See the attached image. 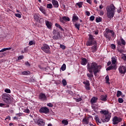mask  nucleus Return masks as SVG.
Returning a JSON list of instances; mask_svg holds the SVG:
<instances>
[{
	"label": "nucleus",
	"mask_w": 126,
	"mask_h": 126,
	"mask_svg": "<svg viewBox=\"0 0 126 126\" xmlns=\"http://www.w3.org/2000/svg\"><path fill=\"white\" fill-rule=\"evenodd\" d=\"M87 68L89 73H92V72H94L95 76L97 75V73H99L101 71V66L98 65L96 63H88Z\"/></svg>",
	"instance_id": "nucleus-1"
},
{
	"label": "nucleus",
	"mask_w": 126,
	"mask_h": 126,
	"mask_svg": "<svg viewBox=\"0 0 126 126\" xmlns=\"http://www.w3.org/2000/svg\"><path fill=\"white\" fill-rule=\"evenodd\" d=\"M106 9L107 17L109 18V19H112L115 16V14L116 13V7L115 5L111 4L107 6Z\"/></svg>",
	"instance_id": "nucleus-2"
},
{
	"label": "nucleus",
	"mask_w": 126,
	"mask_h": 126,
	"mask_svg": "<svg viewBox=\"0 0 126 126\" xmlns=\"http://www.w3.org/2000/svg\"><path fill=\"white\" fill-rule=\"evenodd\" d=\"M104 36L105 37L106 39H108L109 41L111 40L112 37L115 38V32L113 30H110L109 28H106L105 29V32H104Z\"/></svg>",
	"instance_id": "nucleus-3"
},
{
	"label": "nucleus",
	"mask_w": 126,
	"mask_h": 126,
	"mask_svg": "<svg viewBox=\"0 0 126 126\" xmlns=\"http://www.w3.org/2000/svg\"><path fill=\"white\" fill-rule=\"evenodd\" d=\"M89 38L87 40L86 45L87 46H91L94 45H97V41L95 40V38L92 34H89Z\"/></svg>",
	"instance_id": "nucleus-4"
},
{
	"label": "nucleus",
	"mask_w": 126,
	"mask_h": 126,
	"mask_svg": "<svg viewBox=\"0 0 126 126\" xmlns=\"http://www.w3.org/2000/svg\"><path fill=\"white\" fill-rule=\"evenodd\" d=\"M2 98L3 101H4V103H6V104H11L12 101H13V98L12 97H10L7 94H3Z\"/></svg>",
	"instance_id": "nucleus-5"
},
{
	"label": "nucleus",
	"mask_w": 126,
	"mask_h": 126,
	"mask_svg": "<svg viewBox=\"0 0 126 126\" xmlns=\"http://www.w3.org/2000/svg\"><path fill=\"white\" fill-rule=\"evenodd\" d=\"M111 118H112V114L110 113L108 115H103L101 120L102 123H108V122H110Z\"/></svg>",
	"instance_id": "nucleus-6"
},
{
	"label": "nucleus",
	"mask_w": 126,
	"mask_h": 126,
	"mask_svg": "<svg viewBox=\"0 0 126 126\" xmlns=\"http://www.w3.org/2000/svg\"><path fill=\"white\" fill-rule=\"evenodd\" d=\"M123 121V119L121 117H118L117 116H115L113 119V125H118L119 123H121Z\"/></svg>",
	"instance_id": "nucleus-7"
},
{
	"label": "nucleus",
	"mask_w": 126,
	"mask_h": 126,
	"mask_svg": "<svg viewBox=\"0 0 126 126\" xmlns=\"http://www.w3.org/2000/svg\"><path fill=\"white\" fill-rule=\"evenodd\" d=\"M41 50L46 53V54H50L51 51H50V46L47 44H44L43 46L41 47Z\"/></svg>",
	"instance_id": "nucleus-8"
},
{
	"label": "nucleus",
	"mask_w": 126,
	"mask_h": 126,
	"mask_svg": "<svg viewBox=\"0 0 126 126\" xmlns=\"http://www.w3.org/2000/svg\"><path fill=\"white\" fill-rule=\"evenodd\" d=\"M119 73L125 75L126 73V66L125 65H120L118 68Z\"/></svg>",
	"instance_id": "nucleus-9"
},
{
	"label": "nucleus",
	"mask_w": 126,
	"mask_h": 126,
	"mask_svg": "<svg viewBox=\"0 0 126 126\" xmlns=\"http://www.w3.org/2000/svg\"><path fill=\"white\" fill-rule=\"evenodd\" d=\"M83 84H84V87L87 91H89L91 89L90 87V81L88 80H86L83 82Z\"/></svg>",
	"instance_id": "nucleus-10"
},
{
	"label": "nucleus",
	"mask_w": 126,
	"mask_h": 126,
	"mask_svg": "<svg viewBox=\"0 0 126 126\" xmlns=\"http://www.w3.org/2000/svg\"><path fill=\"white\" fill-rule=\"evenodd\" d=\"M50 112L49 108L46 107H42L39 109V112L43 114H48Z\"/></svg>",
	"instance_id": "nucleus-11"
},
{
	"label": "nucleus",
	"mask_w": 126,
	"mask_h": 126,
	"mask_svg": "<svg viewBox=\"0 0 126 126\" xmlns=\"http://www.w3.org/2000/svg\"><path fill=\"white\" fill-rule=\"evenodd\" d=\"M38 98L41 101H46V100H47V96H46V94L42 93L39 94Z\"/></svg>",
	"instance_id": "nucleus-12"
},
{
	"label": "nucleus",
	"mask_w": 126,
	"mask_h": 126,
	"mask_svg": "<svg viewBox=\"0 0 126 126\" xmlns=\"http://www.w3.org/2000/svg\"><path fill=\"white\" fill-rule=\"evenodd\" d=\"M60 21L63 24H64V23H65V22L64 21H70V19L68 17L64 16V17H63L62 18H60Z\"/></svg>",
	"instance_id": "nucleus-13"
},
{
	"label": "nucleus",
	"mask_w": 126,
	"mask_h": 126,
	"mask_svg": "<svg viewBox=\"0 0 126 126\" xmlns=\"http://www.w3.org/2000/svg\"><path fill=\"white\" fill-rule=\"evenodd\" d=\"M120 40H120L117 41L118 46H122V45H123V46H126V41L124 40V38H123L122 37H121Z\"/></svg>",
	"instance_id": "nucleus-14"
},
{
	"label": "nucleus",
	"mask_w": 126,
	"mask_h": 126,
	"mask_svg": "<svg viewBox=\"0 0 126 126\" xmlns=\"http://www.w3.org/2000/svg\"><path fill=\"white\" fill-rule=\"evenodd\" d=\"M87 63H88V61H87V59L86 58H81V64H82V65H86V64H87Z\"/></svg>",
	"instance_id": "nucleus-15"
},
{
	"label": "nucleus",
	"mask_w": 126,
	"mask_h": 126,
	"mask_svg": "<svg viewBox=\"0 0 126 126\" xmlns=\"http://www.w3.org/2000/svg\"><path fill=\"white\" fill-rule=\"evenodd\" d=\"M117 69V65L111 64L110 66H109L106 68V70L107 71H108L109 70H112L113 69Z\"/></svg>",
	"instance_id": "nucleus-16"
},
{
	"label": "nucleus",
	"mask_w": 126,
	"mask_h": 126,
	"mask_svg": "<svg viewBox=\"0 0 126 126\" xmlns=\"http://www.w3.org/2000/svg\"><path fill=\"white\" fill-rule=\"evenodd\" d=\"M52 3L53 6L56 8L59 7V2L57 0H52Z\"/></svg>",
	"instance_id": "nucleus-17"
},
{
	"label": "nucleus",
	"mask_w": 126,
	"mask_h": 126,
	"mask_svg": "<svg viewBox=\"0 0 126 126\" xmlns=\"http://www.w3.org/2000/svg\"><path fill=\"white\" fill-rule=\"evenodd\" d=\"M33 18L35 21H39L40 19H42V18H40V14L39 13H35L33 15Z\"/></svg>",
	"instance_id": "nucleus-18"
},
{
	"label": "nucleus",
	"mask_w": 126,
	"mask_h": 126,
	"mask_svg": "<svg viewBox=\"0 0 126 126\" xmlns=\"http://www.w3.org/2000/svg\"><path fill=\"white\" fill-rule=\"evenodd\" d=\"M45 24L48 29H52V28L53 27V25H52V23H51V22L48 21H46Z\"/></svg>",
	"instance_id": "nucleus-19"
},
{
	"label": "nucleus",
	"mask_w": 126,
	"mask_h": 126,
	"mask_svg": "<svg viewBox=\"0 0 126 126\" xmlns=\"http://www.w3.org/2000/svg\"><path fill=\"white\" fill-rule=\"evenodd\" d=\"M94 45L91 47L92 52V53H95V52H97L98 48L97 47V44H94Z\"/></svg>",
	"instance_id": "nucleus-20"
},
{
	"label": "nucleus",
	"mask_w": 126,
	"mask_h": 126,
	"mask_svg": "<svg viewBox=\"0 0 126 126\" xmlns=\"http://www.w3.org/2000/svg\"><path fill=\"white\" fill-rule=\"evenodd\" d=\"M83 125H89V119L85 118L82 120Z\"/></svg>",
	"instance_id": "nucleus-21"
},
{
	"label": "nucleus",
	"mask_w": 126,
	"mask_h": 126,
	"mask_svg": "<svg viewBox=\"0 0 126 126\" xmlns=\"http://www.w3.org/2000/svg\"><path fill=\"white\" fill-rule=\"evenodd\" d=\"M97 100H98V98L96 97H93L91 99V103L92 105L95 103H97Z\"/></svg>",
	"instance_id": "nucleus-22"
},
{
	"label": "nucleus",
	"mask_w": 126,
	"mask_h": 126,
	"mask_svg": "<svg viewBox=\"0 0 126 126\" xmlns=\"http://www.w3.org/2000/svg\"><path fill=\"white\" fill-rule=\"evenodd\" d=\"M100 114H103V116H108V115H109L110 113H109V111L108 110H101L100 111Z\"/></svg>",
	"instance_id": "nucleus-23"
},
{
	"label": "nucleus",
	"mask_w": 126,
	"mask_h": 126,
	"mask_svg": "<svg viewBox=\"0 0 126 126\" xmlns=\"http://www.w3.org/2000/svg\"><path fill=\"white\" fill-rule=\"evenodd\" d=\"M37 125H38V126H45V122H44L43 119H39Z\"/></svg>",
	"instance_id": "nucleus-24"
},
{
	"label": "nucleus",
	"mask_w": 126,
	"mask_h": 126,
	"mask_svg": "<svg viewBox=\"0 0 126 126\" xmlns=\"http://www.w3.org/2000/svg\"><path fill=\"white\" fill-rule=\"evenodd\" d=\"M108 97V95H101L100 96V100L101 101H104V102H106V101H107V98Z\"/></svg>",
	"instance_id": "nucleus-25"
},
{
	"label": "nucleus",
	"mask_w": 126,
	"mask_h": 126,
	"mask_svg": "<svg viewBox=\"0 0 126 126\" xmlns=\"http://www.w3.org/2000/svg\"><path fill=\"white\" fill-rule=\"evenodd\" d=\"M79 18L77 16H76V15L74 14L73 17H72V21L73 22H76V21H77V20H78Z\"/></svg>",
	"instance_id": "nucleus-26"
},
{
	"label": "nucleus",
	"mask_w": 126,
	"mask_h": 126,
	"mask_svg": "<svg viewBox=\"0 0 126 126\" xmlns=\"http://www.w3.org/2000/svg\"><path fill=\"white\" fill-rule=\"evenodd\" d=\"M39 10L43 13V14H46V10H45V8H44L43 6H40L39 7Z\"/></svg>",
	"instance_id": "nucleus-27"
},
{
	"label": "nucleus",
	"mask_w": 126,
	"mask_h": 126,
	"mask_svg": "<svg viewBox=\"0 0 126 126\" xmlns=\"http://www.w3.org/2000/svg\"><path fill=\"white\" fill-rule=\"evenodd\" d=\"M117 58L116 57H112L111 58V62H112V63L113 65H115V64L116 63H117Z\"/></svg>",
	"instance_id": "nucleus-28"
},
{
	"label": "nucleus",
	"mask_w": 126,
	"mask_h": 126,
	"mask_svg": "<svg viewBox=\"0 0 126 126\" xmlns=\"http://www.w3.org/2000/svg\"><path fill=\"white\" fill-rule=\"evenodd\" d=\"M53 35H61V34L60 33V32H59V30L57 29L56 30H53Z\"/></svg>",
	"instance_id": "nucleus-29"
},
{
	"label": "nucleus",
	"mask_w": 126,
	"mask_h": 126,
	"mask_svg": "<svg viewBox=\"0 0 126 126\" xmlns=\"http://www.w3.org/2000/svg\"><path fill=\"white\" fill-rule=\"evenodd\" d=\"M31 73L30 71H24L22 72L23 75H29Z\"/></svg>",
	"instance_id": "nucleus-30"
},
{
	"label": "nucleus",
	"mask_w": 126,
	"mask_h": 126,
	"mask_svg": "<svg viewBox=\"0 0 126 126\" xmlns=\"http://www.w3.org/2000/svg\"><path fill=\"white\" fill-rule=\"evenodd\" d=\"M87 76H88V77H89V79L93 78V77H94V75H93V72H92L90 73H87Z\"/></svg>",
	"instance_id": "nucleus-31"
},
{
	"label": "nucleus",
	"mask_w": 126,
	"mask_h": 126,
	"mask_svg": "<svg viewBox=\"0 0 126 126\" xmlns=\"http://www.w3.org/2000/svg\"><path fill=\"white\" fill-rule=\"evenodd\" d=\"M94 120L95 121V122H96V123H98V124H102V122H101V121H100L99 117H98L97 116H95L94 117Z\"/></svg>",
	"instance_id": "nucleus-32"
},
{
	"label": "nucleus",
	"mask_w": 126,
	"mask_h": 126,
	"mask_svg": "<svg viewBox=\"0 0 126 126\" xmlns=\"http://www.w3.org/2000/svg\"><path fill=\"white\" fill-rule=\"evenodd\" d=\"M55 26L56 27H57V28H59V29H60V30H61L62 31H63V29L62 28V26H61V25L56 23Z\"/></svg>",
	"instance_id": "nucleus-33"
},
{
	"label": "nucleus",
	"mask_w": 126,
	"mask_h": 126,
	"mask_svg": "<svg viewBox=\"0 0 126 126\" xmlns=\"http://www.w3.org/2000/svg\"><path fill=\"white\" fill-rule=\"evenodd\" d=\"M62 124L63 125H64V126H67L68 125V121L64 119L62 121Z\"/></svg>",
	"instance_id": "nucleus-34"
},
{
	"label": "nucleus",
	"mask_w": 126,
	"mask_h": 126,
	"mask_svg": "<svg viewBox=\"0 0 126 126\" xmlns=\"http://www.w3.org/2000/svg\"><path fill=\"white\" fill-rule=\"evenodd\" d=\"M106 83L107 84H110V78L109 77V75H107L105 77Z\"/></svg>",
	"instance_id": "nucleus-35"
},
{
	"label": "nucleus",
	"mask_w": 126,
	"mask_h": 126,
	"mask_svg": "<svg viewBox=\"0 0 126 126\" xmlns=\"http://www.w3.org/2000/svg\"><path fill=\"white\" fill-rule=\"evenodd\" d=\"M61 37V35H55L53 36V39L54 40H58V39H59V38H60Z\"/></svg>",
	"instance_id": "nucleus-36"
},
{
	"label": "nucleus",
	"mask_w": 126,
	"mask_h": 126,
	"mask_svg": "<svg viewBox=\"0 0 126 126\" xmlns=\"http://www.w3.org/2000/svg\"><path fill=\"white\" fill-rule=\"evenodd\" d=\"M66 68V65L65 63H63L61 67V69L63 71H64V70Z\"/></svg>",
	"instance_id": "nucleus-37"
},
{
	"label": "nucleus",
	"mask_w": 126,
	"mask_h": 126,
	"mask_svg": "<svg viewBox=\"0 0 126 126\" xmlns=\"http://www.w3.org/2000/svg\"><path fill=\"white\" fill-rule=\"evenodd\" d=\"M82 4H83L82 2H79L76 3V5H78L79 8H81V7H82Z\"/></svg>",
	"instance_id": "nucleus-38"
},
{
	"label": "nucleus",
	"mask_w": 126,
	"mask_h": 126,
	"mask_svg": "<svg viewBox=\"0 0 126 126\" xmlns=\"http://www.w3.org/2000/svg\"><path fill=\"white\" fill-rule=\"evenodd\" d=\"M101 21H102L101 17H99L96 18V22H97V23H99V22H101Z\"/></svg>",
	"instance_id": "nucleus-39"
},
{
	"label": "nucleus",
	"mask_w": 126,
	"mask_h": 126,
	"mask_svg": "<svg viewBox=\"0 0 126 126\" xmlns=\"http://www.w3.org/2000/svg\"><path fill=\"white\" fill-rule=\"evenodd\" d=\"M74 26H75V28H77V29H78V30H79V29L80 28V24L76 23L74 25Z\"/></svg>",
	"instance_id": "nucleus-40"
},
{
	"label": "nucleus",
	"mask_w": 126,
	"mask_h": 126,
	"mask_svg": "<svg viewBox=\"0 0 126 126\" xmlns=\"http://www.w3.org/2000/svg\"><path fill=\"white\" fill-rule=\"evenodd\" d=\"M122 93L120 91H118L117 93V97H120L121 95H122Z\"/></svg>",
	"instance_id": "nucleus-41"
},
{
	"label": "nucleus",
	"mask_w": 126,
	"mask_h": 126,
	"mask_svg": "<svg viewBox=\"0 0 126 126\" xmlns=\"http://www.w3.org/2000/svg\"><path fill=\"white\" fill-rule=\"evenodd\" d=\"M46 7L47 8H50V9L53 8V4L51 3L47 4Z\"/></svg>",
	"instance_id": "nucleus-42"
},
{
	"label": "nucleus",
	"mask_w": 126,
	"mask_h": 126,
	"mask_svg": "<svg viewBox=\"0 0 126 126\" xmlns=\"http://www.w3.org/2000/svg\"><path fill=\"white\" fill-rule=\"evenodd\" d=\"M62 83L63 85V86H66V84H67V83L66 82V80H65V79H63L62 80Z\"/></svg>",
	"instance_id": "nucleus-43"
},
{
	"label": "nucleus",
	"mask_w": 126,
	"mask_h": 126,
	"mask_svg": "<svg viewBox=\"0 0 126 126\" xmlns=\"http://www.w3.org/2000/svg\"><path fill=\"white\" fill-rule=\"evenodd\" d=\"M36 44V42L33 40H31L29 42V45L30 46H32V45H35Z\"/></svg>",
	"instance_id": "nucleus-44"
},
{
	"label": "nucleus",
	"mask_w": 126,
	"mask_h": 126,
	"mask_svg": "<svg viewBox=\"0 0 126 126\" xmlns=\"http://www.w3.org/2000/svg\"><path fill=\"white\" fill-rule=\"evenodd\" d=\"M4 92L6 93H11V91H10V89H6L4 90Z\"/></svg>",
	"instance_id": "nucleus-45"
},
{
	"label": "nucleus",
	"mask_w": 126,
	"mask_h": 126,
	"mask_svg": "<svg viewBox=\"0 0 126 126\" xmlns=\"http://www.w3.org/2000/svg\"><path fill=\"white\" fill-rule=\"evenodd\" d=\"M38 67L41 69V70H46L47 69V68L42 67L41 65H38Z\"/></svg>",
	"instance_id": "nucleus-46"
},
{
	"label": "nucleus",
	"mask_w": 126,
	"mask_h": 126,
	"mask_svg": "<svg viewBox=\"0 0 126 126\" xmlns=\"http://www.w3.org/2000/svg\"><path fill=\"white\" fill-rule=\"evenodd\" d=\"M118 102L119 103H124V99L122 98H119Z\"/></svg>",
	"instance_id": "nucleus-47"
},
{
	"label": "nucleus",
	"mask_w": 126,
	"mask_h": 126,
	"mask_svg": "<svg viewBox=\"0 0 126 126\" xmlns=\"http://www.w3.org/2000/svg\"><path fill=\"white\" fill-rule=\"evenodd\" d=\"M60 48L62 49V50H65L66 47L63 44H60Z\"/></svg>",
	"instance_id": "nucleus-48"
},
{
	"label": "nucleus",
	"mask_w": 126,
	"mask_h": 126,
	"mask_svg": "<svg viewBox=\"0 0 126 126\" xmlns=\"http://www.w3.org/2000/svg\"><path fill=\"white\" fill-rule=\"evenodd\" d=\"M111 49L113 50H116V45L114 44L111 45Z\"/></svg>",
	"instance_id": "nucleus-49"
},
{
	"label": "nucleus",
	"mask_w": 126,
	"mask_h": 126,
	"mask_svg": "<svg viewBox=\"0 0 126 126\" xmlns=\"http://www.w3.org/2000/svg\"><path fill=\"white\" fill-rule=\"evenodd\" d=\"M24 58V56H23V55H22V56H20L18 57V60L19 61H20L21 60H22Z\"/></svg>",
	"instance_id": "nucleus-50"
},
{
	"label": "nucleus",
	"mask_w": 126,
	"mask_h": 126,
	"mask_svg": "<svg viewBox=\"0 0 126 126\" xmlns=\"http://www.w3.org/2000/svg\"><path fill=\"white\" fill-rule=\"evenodd\" d=\"M91 21H94V19H95V17L94 16H91L90 18Z\"/></svg>",
	"instance_id": "nucleus-51"
},
{
	"label": "nucleus",
	"mask_w": 126,
	"mask_h": 126,
	"mask_svg": "<svg viewBox=\"0 0 126 126\" xmlns=\"http://www.w3.org/2000/svg\"><path fill=\"white\" fill-rule=\"evenodd\" d=\"M16 17H18V18H21V15L19 13H17L15 14Z\"/></svg>",
	"instance_id": "nucleus-52"
},
{
	"label": "nucleus",
	"mask_w": 126,
	"mask_h": 126,
	"mask_svg": "<svg viewBox=\"0 0 126 126\" xmlns=\"http://www.w3.org/2000/svg\"><path fill=\"white\" fill-rule=\"evenodd\" d=\"M47 106H48V107H50V108H52V107L54 106V105L51 103H49L47 104Z\"/></svg>",
	"instance_id": "nucleus-53"
},
{
	"label": "nucleus",
	"mask_w": 126,
	"mask_h": 126,
	"mask_svg": "<svg viewBox=\"0 0 126 126\" xmlns=\"http://www.w3.org/2000/svg\"><path fill=\"white\" fill-rule=\"evenodd\" d=\"M25 65L27 66H29V67H30V66H31V64H30V63H29V62H28V61H27L26 62H25Z\"/></svg>",
	"instance_id": "nucleus-54"
},
{
	"label": "nucleus",
	"mask_w": 126,
	"mask_h": 126,
	"mask_svg": "<svg viewBox=\"0 0 126 126\" xmlns=\"http://www.w3.org/2000/svg\"><path fill=\"white\" fill-rule=\"evenodd\" d=\"M25 113H26L27 114H29L30 113V110L28 109H26L25 110Z\"/></svg>",
	"instance_id": "nucleus-55"
},
{
	"label": "nucleus",
	"mask_w": 126,
	"mask_h": 126,
	"mask_svg": "<svg viewBox=\"0 0 126 126\" xmlns=\"http://www.w3.org/2000/svg\"><path fill=\"white\" fill-rule=\"evenodd\" d=\"M33 121L34 122V123H37V124H38V123L39 122V119H38L37 118H34V119H33Z\"/></svg>",
	"instance_id": "nucleus-56"
},
{
	"label": "nucleus",
	"mask_w": 126,
	"mask_h": 126,
	"mask_svg": "<svg viewBox=\"0 0 126 126\" xmlns=\"http://www.w3.org/2000/svg\"><path fill=\"white\" fill-rule=\"evenodd\" d=\"M82 100V98L81 97H79V98H77L76 99V102H80Z\"/></svg>",
	"instance_id": "nucleus-57"
},
{
	"label": "nucleus",
	"mask_w": 126,
	"mask_h": 126,
	"mask_svg": "<svg viewBox=\"0 0 126 126\" xmlns=\"http://www.w3.org/2000/svg\"><path fill=\"white\" fill-rule=\"evenodd\" d=\"M86 14L87 15V16H90V12L89 11H86Z\"/></svg>",
	"instance_id": "nucleus-58"
},
{
	"label": "nucleus",
	"mask_w": 126,
	"mask_h": 126,
	"mask_svg": "<svg viewBox=\"0 0 126 126\" xmlns=\"http://www.w3.org/2000/svg\"><path fill=\"white\" fill-rule=\"evenodd\" d=\"M118 13H120L122 12V8L120 7L119 9L117 10Z\"/></svg>",
	"instance_id": "nucleus-59"
},
{
	"label": "nucleus",
	"mask_w": 126,
	"mask_h": 126,
	"mask_svg": "<svg viewBox=\"0 0 126 126\" xmlns=\"http://www.w3.org/2000/svg\"><path fill=\"white\" fill-rule=\"evenodd\" d=\"M94 32L95 35H98L99 34V31H94Z\"/></svg>",
	"instance_id": "nucleus-60"
},
{
	"label": "nucleus",
	"mask_w": 126,
	"mask_h": 126,
	"mask_svg": "<svg viewBox=\"0 0 126 126\" xmlns=\"http://www.w3.org/2000/svg\"><path fill=\"white\" fill-rule=\"evenodd\" d=\"M5 121H10V116H7V117L5 119Z\"/></svg>",
	"instance_id": "nucleus-61"
},
{
	"label": "nucleus",
	"mask_w": 126,
	"mask_h": 126,
	"mask_svg": "<svg viewBox=\"0 0 126 126\" xmlns=\"http://www.w3.org/2000/svg\"><path fill=\"white\" fill-rule=\"evenodd\" d=\"M122 59L123 60H124V61H126V55L123 56L122 57Z\"/></svg>",
	"instance_id": "nucleus-62"
},
{
	"label": "nucleus",
	"mask_w": 126,
	"mask_h": 126,
	"mask_svg": "<svg viewBox=\"0 0 126 126\" xmlns=\"http://www.w3.org/2000/svg\"><path fill=\"white\" fill-rule=\"evenodd\" d=\"M99 15H100L101 16H102V15H104V11H100Z\"/></svg>",
	"instance_id": "nucleus-63"
},
{
	"label": "nucleus",
	"mask_w": 126,
	"mask_h": 126,
	"mask_svg": "<svg viewBox=\"0 0 126 126\" xmlns=\"http://www.w3.org/2000/svg\"><path fill=\"white\" fill-rule=\"evenodd\" d=\"M87 0V2H88L90 4H91V3H92V1H91V0Z\"/></svg>",
	"instance_id": "nucleus-64"
}]
</instances>
